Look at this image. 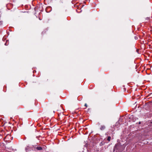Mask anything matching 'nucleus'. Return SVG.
Returning a JSON list of instances; mask_svg holds the SVG:
<instances>
[{
  "label": "nucleus",
  "instance_id": "1",
  "mask_svg": "<svg viewBox=\"0 0 152 152\" xmlns=\"http://www.w3.org/2000/svg\"><path fill=\"white\" fill-rule=\"evenodd\" d=\"M105 128V126L104 125H102L100 128V129L102 130H104Z\"/></svg>",
  "mask_w": 152,
  "mask_h": 152
},
{
  "label": "nucleus",
  "instance_id": "2",
  "mask_svg": "<svg viewBox=\"0 0 152 152\" xmlns=\"http://www.w3.org/2000/svg\"><path fill=\"white\" fill-rule=\"evenodd\" d=\"M36 149L38 150H42V148L41 147L38 146L36 148Z\"/></svg>",
  "mask_w": 152,
  "mask_h": 152
},
{
  "label": "nucleus",
  "instance_id": "3",
  "mask_svg": "<svg viewBox=\"0 0 152 152\" xmlns=\"http://www.w3.org/2000/svg\"><path fill=\"white\" fill-rule=\"evenodd\" d=\"M111 137H110V136H109L108 138H107V140L108 141H110V140H111Z\"/></svg>",
  "mask_w": 152,
  "mask_h": 152
},
{
  "label": "nucleus",
  "instance_id": "4",
  "mask_svg": "<svg viewBox=\"0 0 152 152\" xmlns=\"http://www.w3.org/2000/svg\"><path fill=\"white\" fill-rule=\"evenodd\" d=\"M86 107L85 108H84V109H85L87 107V104L86 103L85 104V105H84Z\"/></svg>",
  "mask_w": 152,
  "mask_h": 152
},
{
  "label": "nucleus",
  "instance_id": "5",
  "mask_svg": "<svg viewBox=\"0 0 152 152\" xmlns=\"http://www.w3.org/2000/svg\"><path fill=\"white\" fill-rule=\"evenodd\" d=\"M2 23V22L0 21V25Z\"/></svg>",
  "mask_w": 152,
  "mask_h": 152
},
{
  "label": "nucleus",
  "instance_id": "6",
  "mask_svg": "<svg viewBox=\"0 0 152 152\" xmlns=\"http://www.w3.org/2000/svg\"><path fill=\"white\" fill-rule=\"evenodd\" d=\"M140 122H139V124H140Z\"/></svg>",
  "mask_w": 152,
  "mask_h": 152
}]
</instances>
